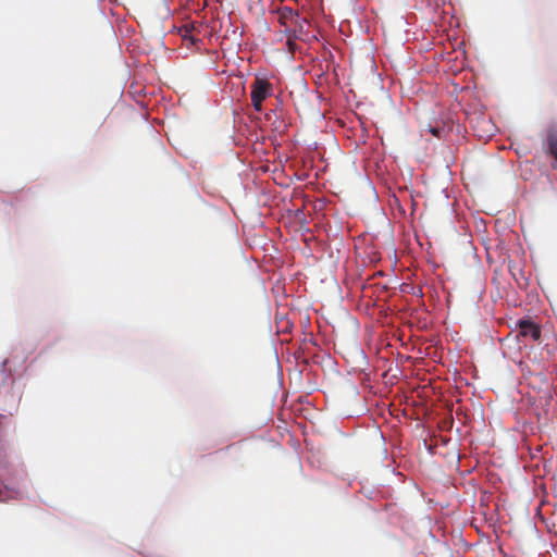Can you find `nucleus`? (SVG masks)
I'll use <instances>...</instances> for the list:
<instances>
[{"label":"nucleus","instance_id":"obj_1","mask_svg":"<svg viewBox=\"0 0 557 557\" xmlns=\"http://www.w3.org/2000/svg\"><path fill=\"white\" fill-rule=\"evenodd\" d=\"M272 85L265 78L256 77L251 84V103L257 112L262 110V102L272 95Z\"/></svg>","mask_w":557,"mask_h":557},{"label":"nucleus","instance_id":"obj_2","mask_svg":"<svg viewBox=\"0 0 557 557\" xmlns=\"http://www.w3.org/2000/svg\"><path fill=\"white\" fill-rule=\"evenodd\" d=\"M516 329L518 331V337L530 338L536 342L541 338V327L539 324L531 320L521 319L517 322Z\"/></svg>","mask_w":557,"mask_h":557},{"label":"nucleus","instance_id":"obj_3","mask_svg":"<svg viewBox=\"0 0 557 557\" xmlns=\"http://www.w3.org/2000/svg\"><path fill=\"white\" fill-rule=\"evenodd\" d=\"M278 23L285 27L284 33H289L293 25L300 24L298 11L284 7L277 11Z\"/></svg>","mask_w":557,"mask_h":557},{"label":"nucleus","instance_id":"obj_4","mask_svg":"<svg viewBox=\"0 0 557 557\" xmlns=\"http://www.w3.org/2000/svg\"><path fill=\"white\" fill-rule=\"evenodd\" d=\"M547 146H548V152L550 156L555 159V164H553V168H557V128L550 127L547 132Z\"/></svg>","mask_w":557,"mask_h":557},{"label":"nucleus","instance_id":"obj_5","mask_svg":"<svg viewBox=\"0 0 557 557\" xmlns=\"http://www.w3.org/2000/svg\"><path fill=\"white\" fill-rule=\"evenodd\" d=\"M7 360L0 361V387L7 384L11 372L7 369Z\"/></svg>","mask_w":557,"mask_h":557},{"label":"nucleus","instance_id":"obj_6","mask_svg":"<svg viewBox=\"0 0 557 557\" xmlns=\"http://www.w3.org/2000/svg\"><path fill=\"white\" fill-rule=\"evenodd\" d=\"M306 22H307L306 18H301L300 17V24L293 25L292 29L289 30V33H292L295 38H298V33H302L304 24Z\"/></svg>","mask_w":557,"mask_h":557},{"label":"nucleus","instance_id":"obj_7","mask_svg":"<svg viewBox=\"0 0 557 557\" xmlns=\"http://www.w3.org/2000/svg\"><path fill=\"white\" fill-rule=\"evenodd\" d=\"M285 34L287 35L286 44H287L288 50H289V52L294 53L296 50V47H297L295 44L296 38L294 37V35L292 33H285Z\"/></svg>","mask_w":557,"mask_h":557},{"label":"nucleus","instance_id":"obj_8","mask_svg":"<svg viewBox=\"0 0 557 557\" xmlns=\"http://www.w3.org/2000/svg\"><path fill=\"white\" fill-rule=\"evenodd\" d=\"M431 133L435 136H438V131L436 128H431Z\"/></svg>","mask_w":557,"mask_h":557}]
</instances>
